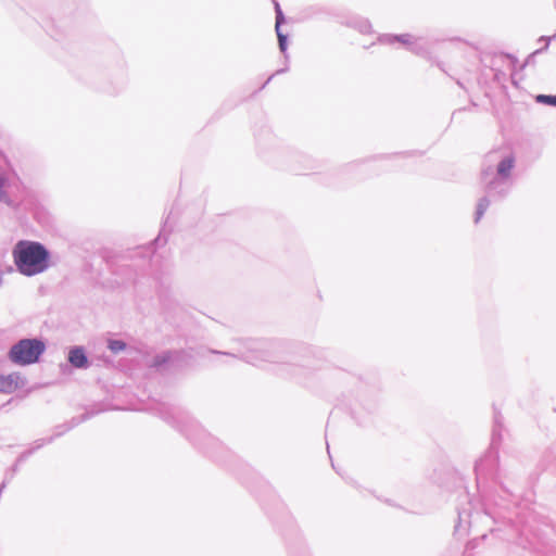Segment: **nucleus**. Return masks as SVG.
I'll return each instance as SVG.
<instances>
[{
    "label": "nucleus",
    "mask_w": 556,
    "mask_h": 556,
    "mask_svg": "<svg viewBox=\"0 0 556 556\" xmlns=\"http://www.w3.org/2000/svg\"><path fill=\"white\" fill-rule=\"evenodd\" d=\"M7 177L4 176V174L0 173V200H5L7 198L5 192L3 191Z\"/></svg>",
    "instance_id": "9"
},
{
    "label": "nucleus",
    "mask_w": 556,
    "mask_h": 556,
    "mask_svg": "<svg viewBox=\"0 0 556 556\" xmlns=\"http://www.w3.org/2000/svg\"><path fill=\"white\" fill-rule=\"evenodd\" d=\"M283 21H285L283 15H282L281 11L278 8L277 9V16H276V30H280V25L283 23Z\"/></svg>",
    "instance_id": "11"
},
{
    "label": "nucleus",
    "mask_w": 556,
    "mask_h": 556,
    "mask_svg": "<svg viewBox=\"0 0 556 556\" xmlns=\"http://www.w3.org/2000/svg\"><path fill=\"white\" fill-rule=\"evenodd\" d=\"M125 348H126V344L121 340H111L109 342V349L114 353H118V352L125 350Z\"/></svg>",
    "instance_id": "8"
},
{
    "label": "nucleus",
    "mask_w": 556,
    "mask_h": 556,
    "mask_svg": "<svg viewBox=\"0 0 556 556\" xmlns=\"http://www.w3.org/2000/svg\"><path fill=\"white\" fill-rule=\"evenodd\" d=\"M536 101L540 103L556 106V96L539 94Z\"/></svg>",
    "instance_id": "7"
},
{
    "label": "nucleus",
    "mask_w": 556,
    "mask_h": 556,
    "mask_svg": "<svg viewBox=\"0 0 556 556\" xmlns=\"http://www.w3.org/2000/svg\"><path fill=\"white\" fill-rule=\"evenodd\" d=\"M13 257L18 271L25 276L38 275L49 267V252L38 242L20 241Z\"/></svg>",
    "instance_id": "1"
},
{
    "label": "nucleus",
    "mask_w": 556,
    "mask_h": 556,
    "mask_svg": "<svg viewBox=\"0 0 556 556\" xmlns=\"http://www.w3.org/2000/svg\"><path fill=\"white\" fill-rule=\"evenodd\" d=\"M21 377L18 374L0 375V392L12 393L18 389Z\"/></svg>",
    "instance_id": "3"
},
{
    "label": "nucleus",
    "mask_w": 556,
    "mask_h": 556,
    "mask_svg": "<svg viewBox=\"0 0 556 556\" xmlns=\"http://www.w3.org/2000/svg\"><path fill=\"white\" fill-rule=\"evenodd\" d=\"M45 343L37 339H23L10 350V359L18 365L36 363L43 353Z\"/></svg>",
    "instance_id": "2"
},
{
    "label": "nucleus",
    "mask_w": 556,
    "mask_h": 556,
    "mask_svg": "<svg viewBox=\"0 0 556 556\" xmlns=\"http://www.w3.org/2000/svg\"><path fill=\"white\" fill-rule=\"evenodd\" d=\"M513 167H514V159L507 157L498 164L497 172L500 175L507 177L509 175L510 170L513 169Z\"/></svg>",
    "instance_id": "5"
},
{
    "label": "nucleus",
    "mask_w": 556,
    "mask_h": 556,
    "mask_svg": "<svg viewBox=\"0 0 556 556\" xmlns=\"http://www.w3.org/2000/svg\"><path fill=\"white\" fill-rule=\"evenodd\" d=\"M70 363L78 368L85 367L88 363L85 352L81 348H75L70 351L68 354Z\"/></svg>",
    "instance_id": "4"
},
{
    "label": "nucleus",
    "mask_w": 556,
    "mask_h": 556,
    "mask_svg": "<svg viewBox=\"0 0 556 556\" xmlns=\"http://www.w3.org/2000/svg\"><path fill=\"white\" fill-rule=\"evenodd\" d=\"M276 31H277V36H278V40H279V47L283 51L286 49L287 37L280 30H276Z\"/></svg>",
    "instance_id": "10"
},
{
    "label": "nucleus",
    "mask_w": 556,
    "mask_h": 556,
    "mask_svg": "<svg viewBox=\"0 0 556 556\" xmlns=\"http://www.w3.org/2000/svg\"><path fill=\"white\" fill-rule=\"evenodd\" d=\"M488 205H489V202L485 199H483L479 202V204L477 206V212H476V219H475L476 223H478L482 218L483 214L485 213V211L488 208Z\"/></svg>",
    "instance_id": "6"
}]
</instances>
